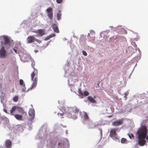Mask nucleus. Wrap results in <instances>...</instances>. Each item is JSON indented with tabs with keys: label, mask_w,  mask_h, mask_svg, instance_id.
<instances>
[{
	"label": "nucleus",
	"mask_w": 148,
	"mask_h": 148,
	"mask_svg": "<svg viewBox=\"0 0 148 148\" xmlns=\"http://www.w3.org/2000/svg\"><path fill=\"white\" fill-rule=\"evenodd\" d=\"M63 0H56V2L58 3H61L62 2Z\"/></svg>",
	"instance_id": "nucleus-29"
},
{
	"label": "nucleus",
	"mask_w": 148,
	"mask_h": 148,
	"mask_svg": "<svg viewBox=\"0 0 148 148\" xmlns=\"http://www.w3.org/2000/svg\"><path fill=\"white\" fill-rule=\"evenodd\" d=\"M93 124V123L92 121H90V124H89V125H90V124Z\"/></svg>",
	"instance_id": "nucleus-37"
},
{
	"label": "nucleus",
	"mask_w": 148,
	"mask_h": 148,
	"mask_svg": "<svg viewBox=\"0 0 148 148\" xmlns=\"http://www.w3.org/2000/svg\"><path fill=\"white\" fill-rule=\"evenodd\" d=\"M79 111V109L77 108L75 106L70 107L66 108L65 109V116H66L69 118H71L75 120L77 119V116L75 115L72 116V114L71 112L73 113H77Z\"/></svg>",
	"instance_id": "nucleus-2"
},
{
	"label": "nucleus",
	"mask_w": 148,
	"mask_h": 148,
	"mask_svg": "<svg viewBox=\"0 0 148 148\" xmlns=\"http://www.w3.org/2000/svg\"><path fill=\"white\" fill-rule=\"evenodd\" d=\"M94 98H95V96H94Z\"/></svg>",
	"instance_id": "nucleus-41"
},
{
	"label": "nucleus",
	"mask_w": 148,
	"mask_h": 148,
	"mask_svg": "<svg viewBox=\"0 0 148 148\" xmlns=\"http://www.w3.org/2000/svg\"><path fill=\"white\" fill-rule=\"evenodd\" d=\"M82 53L85 56H87V53H86V51H82Z\"/></svg>",
	"instance_id": "nucleus-28"
},
{
	"label": "nucleus",
	"mask_w": 148,
	"mask_h": 148,
	"mask_svg": "<svg viewBox=\"0 0 148 148\" xmlns=\"http://www.w3.org/2000/svg\"><path fill=\"white\" fill-rule=\"evenodd\" d=\"M147 129L146 127H143L139 129L137 132L138 135V144L141 146L145 145L146 141L145 140L147 136Z\"/></svg>",
	"instance_id": "nucleus-1"
},
{
	"label": "nucleus",
	"mask_w": 148,
	"mask_h": 148,
	"mask_svg": "<svg viewBox=\"0 0 148 148\" xmlns=\"http://www.w3.org/2000/svg\"><path fill=\"white\" fill-rule=\"evenodd\" d=\"M35 41L37 42L38 43H40L41 42V41L38 39H36L35 38Z\"/></svg>",
	"instance_id": "nucleus-26"
},
{
	"label": "nucleus",
	"mask_w": 148,
	"mask_h": 148,
	"mask_svg": "<svg viewBox=\"0 0 148 148\" xmlns=\"http://www.w3.org/2000/svg\"><path fill=\"white\" fill-rule=\"evenodd\" d=\"M31 79L33 82L31 85V88L36 87L37 84L38 71L36 69H34L31 74Z\"/></svg>",
	"instance_id": "nucleus-3"
},
{
	"label": "nucleus",
	"mask_w": 148,
	"mask_h": 148,
	"mask_svg": "<svg viewBox=\"0 0 148 148\" xmlns=\"http://www.w3.org/2000/svg\"><path fill=\"white\" fill-rule=\"evenodd\" d=\"M99 130L100 131V134L102 135V130L101 129V128H99Z\"/></svg>",
	"instance_id": "nucleus-33"
},
{
	"label": "nucleus",
	"mask_w": 148,
	"mask_h": 148,
	"mask_svg": "<svg viewBox=\"0 0 148 148\" xmlns=\"http://www.w3.org/2000/svg\"><path fill=\"white\" fill-rule=\"evenodd\" d=\"M4 111L6 113H7V110L6 109H4Z\"/></svg>",
	"instance_id": "nucleus-39"
},
{
	"label": "nucleus",
	"mask_w": 148,
	"mask_h": 148,
	"mask_svg": "<svg viewBox=\"0 0 148 148\" xmlns=\"http://www.w3.org/2000/svg\"><path fill=\"white\" fill-rule=\"evenodd\" d=\"M14 92V89L13 88L12 89V92L13 93Z\"/></svg>",
	"instance_id": "nucleus-36"
},
{
	"label": "nucleus",
	"mask_w": 148,
	"mask_h": 148,
	"mask_svg": "<svg viewBox=\"0 0 148 148\" xmlns=\"http://www.w3.org/2000/svg\"><path fill=\"white\" fill-rule=\"evenodd\" d=\"M35 38L33 36H28L27 39V44L35 42Z\"/></svg>",
	"instance_id": "nucleus-9"
},
{
	"label": "nucleus",
	"mask_w": 148,
	"mask_h": 148,
	"mask_svg": "<svg viewBox=\"0 0 148 148\" xmlns=\"http://www.w3.org/2000/svg\"><path fill=\"white\" fill-rule=\"evenodd\" d=\"M52 27L55 32L58 33L59 32L58 28L56 24H53L52 25Z\"/></svg>",
	"instance_id": "nucleus-15"
},
{
	"label": "nucleus",
	"mask_w": 148,
	"mask_h": 148,
	"mask_svg": "<svg viewBox=\"0 0 148 148\" xmlns=\"http://www.w3.org/2000/svg\"><path fill=\"white\" fill-rule=\"evenodd\" d=\"M11 115H13L16 119L19 121H21L23 120V116L21 115L14 114V113H13V114Z\"/></svg>",
	"instance_id": "nucleus-12"
},
{
	"label": "nucleus",
	"mask_w": 148,
	"mask_h": 148,
	"mask_svg": "<svg viewBox=\"0 0 148 148\" xmlns=\"http://www.w3.org/2000/svg\"><path fill=\"white\" fill-rule=\"evenodd\" d=\"M16 110L19 113L22 115L26 116L27 114L24 110L22 108L17 106H14L12 107L10 111V114H13V113Z\"/></svg>",
	"instance_id": "nucleus-4"
},
{
	"label": "nucleus",
	"mask_w": 148,
	"mask_h": 148,
	"mask_svg": "<svg viewBox=\"0 0 148 148\" xmlns=\"http://www.w3.org/2000/svg\"><path fill=\"white\" fill-rule=\"evenodd\" d=\"M124 97H125V100H126V99H127V96H126V97H125V96Z\"/></svg>",
	"instance_id": "nucleus-40"
},
{
	"label": "nucleus",
	"mask_w": 148,
	"mask_h": 148,
	"mask_svg": "<svg viewBox=\"0 0 148 148\" xmlns=\"http://www.w3.org/2000/svg\"><path fill=\"white\" fill-rule=\"evenodd\" d=\"M58 116H64L65 115V113L64 112H63L62 113H58Z\"/></svg>",
	"instance_id": "nucleus-25"
},
{
	"label": "nucleus",
	"mask_w": 148,
	"mask_h": 148,
	"mask_svg": "<svg viewBox=\"0 0 148 148\" xmlns=\"http://www.w3.org/2000/svg\"><path fill=\"white\" fill-rule=\"evenodd\" d=\"M123 120L121 119L114 121L112 123V125L114 126H117L122 125L123 123Z\"/></svg>",
	"instance_id": "nucleus-10"
},
{
	"label": "nucleus",
	"mask_w": 148,
	"mask_h": 148,
	"mask_svg": "<svg viewBox=\"0 0 148 148\" xmlns=\"http://www.w3.org/2000/svg\"><path fill=\"white\" fill-rule=\"evenodd\" d=\"M50 36V38H51L53 37H54L55 36V34H50V35H49Z\"/></svg>",
	"instance_id": "nucleus-31"
},
{
	"label": "nucleus",
	"mask_w": 148,
	"mask_h": 148,
	"mask_svg": "<svg viewBox=\"0 0 148 148\" xmlns=\"http://www.w3.org/2000/svg\"><path fill=\"white\" fill-rule=\"evenodd\" d=\"M64 144L62 142L58 143V148H64Z\"/></svg>",
	"instance_id": "nucleus-18"
},
{
	"label": "nucleus",
	"mask_w": 148,
	"mask_h": 148,
	"mask_svg": "<svg viewBox=\"0 0 148 148\" xmlns=\"http://www.w3.org/2000/svg\"><path fill=\"white\" fill-rule=\"evenodd\" d=\"M88 100L90 101L91 102L95 103L96 102V101L94 99V98L90 96H89L87 97Z\"/></svg>",
	"instance_id": "nucleus-16"
},
{
	"label": "nucleus",
	"mask_w": 148,
	"mask_h": 148,
	"mask_svg": "<svg viewBox=\"0 0 148 148\" xmlns=\"http://www.w3.org/2000/svg\"><path fill=\"white\" fill-rule=\"evenodd\" d=\"M0 54L1 57H5V56L6 51L4 47L1 48L0 50Z\"/></svg>",
	"instance_id": "nucleus-14"
},
{
	"label": "nucleus",
	"mask_w": 148,
	"mask_h": 148,
	"mask_svg": "<svg viewBox=\"0 0 148 148\" xmlns=\"http://www.w3.org/2000/svg\"><path fill=\"white\" fill-rule=\"evenodd\" d=\"M19 83L20 85L25 86V84L23 80L21 79L19 80Z\"/></svg>",
	"instance_id": "nucleus-19"
},
{
	"label": "nucleus",
	"mask_w": 148,
	"mask_h": 148,
	"mask_svg": "<svg viewBox=\"0 0 148 148\" xmlns=\"http://www.w3.org/2000/svg\"><path fill=\"white\" fill-rule=\"evenodd\" d=\"M119 130V128L111 129L110 132V136L114 140L116 141H119V139L117 137V134L116 132Z\"/></svg>",
	"instance_id": "nucleus-5"
},
{
	"label": "nucleus",
	"mask_w": 148,
	"mask_h": 148,
	"mask_svg": "<svg viewBox=\"0 0 148 148\" xmlns=\"http://www.w3.org/2000/svg\"><path fill=\"white\" fill-rule=\"evenodd\" d=\"M78 92L79 96L81 98H83L84 96H87L89 95V93L88 91L85 90L84 92L83 93L81 90L79 88L78 89Z\"/></svg>",
	"instance_id": "nucleus-6"
},
{
	"label": "nucleus",
	"mask_w": 148,
	"mask_h": 148,
	"mask_svg": "<svg viewBox=\"0 0 148 148\" xmlns=\"http://www.w3.org/2000/svg\"><path fill=\"white\" fill-rule=\"evenodd\" d=\"M13 50L16 53H17V51L15 49H13Z\"/></svg>",
	"instance_id": "nucleus-35"
},
{
	"label": "nucleus",
	"mask_w": 148,
	"mask_h": 148,
	"mask_svg": "<svg viewBox=\"0 0 148 148\" xmlns=\"http://www.w3.org/2000/svg\"><path fill=\"white\" fill-rule=\"evenodd\" d=\"M33 32L38 34L36 36H41L45 34V32L44 29H40L36 31H32Z\"/></svg>",
	"instance_id": "nucleus-7"
},
{
	"label": "nucleus",
	"mask_w": 148,
	"mask_h": 148,
	"mask_svg": "<svg viewBox=\"0 0 148 148\" xmlns=\"http://www.w3.org/2000/svg\"><path fill=\"white\" fill-rule=\"evenodd\" d=\"M5 43L6 44L9 45L10 43V40L8 38L5 39Z\"/></svg>",
	"instance_id": "nucleus-21"
},
{
	"label": "nucleus",
	"mask_w": 148,
	"mask_h": 148,
	"mask_svg": "<svg viewBox=\"0 0 148 148\" xmlns=\"http://www.w3.org/2000/svg\"><path fill=\"white\" fill-rule=\"evenodd\" d=\"M32 65L33 68H34V69H35L34 68V66H35V62H32Z\"/></svg>",
	"instance_id": "nucleus-32"
},
{
	"label": "nucleus",
	"mask_w": 148,
	"mask_h": 148,
	"mask_svg": "<svg viewBox=\"0 0 148 148\" xmlns=\"http://www.w3.org/2000/svg\"><path fill=\"white\" fill-rule=\"evenodd\" d=\"M121 142L122 143H125L127 142V140L125 138H122L121 139Z\"/></svg>",
	"instance_id": "nucleus-20"
},
{
	"label": "nucleus",
	"mask_w": 148,
	"mask_h": 148,
	"mask_svg": "<svg viewBox=\"0 0 148 148\" xmlns=\"http://www.w3.org/2000/svg\"><path fill=\"white\" fill-rule=\"evenodd\" d=\"M12 142L10 140H7L5 141V146L8 148H10L11 147Z\"/></svg>",
	"instance_id": "nucleus-13"
},
{
	"label": "nucleus",
	"mask_w": 148,
	"mask_h": 148,
	"mask_svg": "<svg viewBox=\"0 0 148 148\" xmlns=\"http://www.w3.org/2000/svg\"><path fill=\"white\" fill-rule=\"evenodd\" d=\"M89 119L88 116L86 112H85L83 116V120L84 121H87Z\"/></svg>",
	"instance_id": "nucleus-17"
},
{
	"label": "nucleus",
	"mask_w": 148,
	"mask_h": 148,
	"mask_svg": "<svg viewBox=\"0 0 148 148\" xmlns=\"http://www.w3.org/2000/svg\"><path fill=\"white\" fill-rule=\"evenodd\" d=\"M18 96H15L13 98V101L15 102H17L18 100Z\"/></svg>",
	"instance_id": "nucleus-22"
},
{
	"label": "nucleus",
	"mask_w": 148,
	"mask_h": 148,
	"mask_svg": "<svg viewBox=\"0 0 148 148\" xmlns=\"http://www.w3.org/2000/svg\"><path fill=\"white\" fill-rule=\"evenodd\" d=\"M128 94V92H126L125 93V97L127 96Z\"/></svg>",
	"instance_id": "nucleus-34"
},
{
	"label": "nucleus",
	"mask_w": 148,
	"mask_h": 148,
	"mask_svg": "<svg viewBox=\"0 0 148 148\" xmlns=\"http://www.w3.org/2000/svg\"><path fill=\"white\" fill-rule=\"evenodd\" d=\"M29 114L30 116L31 121L32 120L34 116V110L32 109H30L29 112Z\"/></svg>",
	"instance_id": "nucleus-11"
},
{
	"label": "nucleus",
	"mask_w": 148,
	"mask_h": 148,
	"mask_svg": "<svg viewBox=\"0 0 148 148\" xmlns=\"http://www.w3.org/2000/svg\"><path fill=\"white\" fill-rule=\"evenodd\" d=\"M26 88L25 86H23V88L22 89V91L23 92H24L26 91Z\"/></svg>",
	"instance_id": "nucleus-27"
},
{
	"label": "nucleus",
	"mask_w": 148,
	"mask_h": 148,
	"mask_svg": "<svg viewBox=\"0 0 148 148\" xmlns=\"http://www.w3.org/2000/svg\"><path fill=\"white\" fill-rule=\"evenodd\" d=\"M52 11V8L51 7H49L46 10V11L47 12V16L51 20L52 19L53 17V14Z\"/></svg>",
	"instance_id": "nucleus-8"
},
{
	"label": "nucleus",
	"mask_w": 148,
	"mask_h": 148,
	"mask_svg": "<svg viewBox=\"0 0 148 148\" xmlns=\"http://www.w3.org/2000/svg\"><path fill=\"white\" fill-rule=\"evenodd\" d=\"M146 139L147 140H148V135L146 136Z\"/></svg>",
	"instance_id": "nucleus-38"
},
{
	"label": "nucleus",
	"mask_w": 148,
	"mask_h": 148,
	"mask_svg": "<svg viewBox=\"0 0 148 148\" xmlns=\"http://www.w3.org/2000/svg\"><path fill=\"white\" fill-rule=\"evenodd\" d=\"M50 38H50V36H48L46 37L45 39V40H49Z\"/></svg>",
	"instance_id": "nucleus-30"
},
{
	"label": "nucleus",
	"mask_w": 148,
	"mask_h": 148,
	"mask_svg": "<svg viewBox=\"0 0 148 148\" xmlns=\"http://www.w3.org/2000/svg\"><path fill=\"white\" fill-rule=\"evenodd\" d=\"M61 14L60 13H58L57 14V18L58 20H59L61 19Z\"/></svg>",
	"instance_id": "nucleus-23"
},
{
	"label": "nucleus",
	"mask_w": 148,
	"mask_h": 148,
	"mask_svg": "<svg viewBox=\"0 0 148 148\" xmlns=\"http://www.w3.org/2000/svg\"><path fill=\"white\" fill-rule=\"evenodd\" d=\"M128 136L130 139H132V138H134V136L133 134H128Z\"/></svg>",
	"instance_id": "nucleus-24"
}]
</instances>
